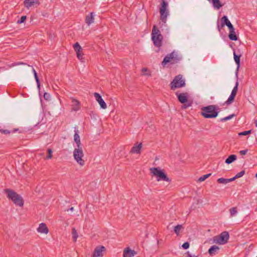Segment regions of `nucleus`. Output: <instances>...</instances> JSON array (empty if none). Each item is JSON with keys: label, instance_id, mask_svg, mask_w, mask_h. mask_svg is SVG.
<instances>
[{"label": "nucleus", "instance_id": "obj_1", "mask_svg": "<svg viewBox=\"0 0 257 257\" xmlns=\"http://www.w3.org/2000/svg\"><path fill=\"white\" fill-rule=\"evenodd\" d=\"M17 65H19V66L15 69V70L16 72H17L18 73L23 74L29 70H31L33 71L34 75L35 80H36L37 84V87H38V88H39L40 86L39 79L38 77L36 71L34 69V68L29 65H27L25 63H19V64H16V63L12 64L11 65H10L9 67L10 68H11L12 67H14V66H16Z\"/></svg>", "mask_w": 257, "mask_h": 257}, {"label": "nucleus", "instance_id": "obj_2", "mask_svg": "<svg viewBox=\"0 0 257 257\" xmlns=\"http://www.w3.org/2000/svg\"><path fill=\"white\" fill-rule=\"evenodd\" d=\"M4 192L7 194V198L17 206L23 207L24 205V200L22 197L16 192L10 189H6Z\"/></svg>", "mask_w": 257, "mask_h": 257}, {"label": "nucleus", "instance_id": "obj_3", "mask_svg": "<svg viewBox=\"0 0 257 257\" xmlns=\"http://www.w3.org/2000/svg\"><path fill=\"white\" fill-rule=\"evenodd\" d=\"M151 172L156 177L158 181L171 182V179L168 177L164 170H161L159 168L154 167L150 169Z\"/></svg>", "mask_w": 257, "mask_h": 257}, {"label": "nucleus", "instance_id": "obj_4", "mask_svg": "<svg viewBox=\"0 0 257 257\" xmlns=\"http://www.w3.org/2000/svg\"><path fill=\"white\" fill-rule=\"evenodd\" d=\"M73 156L74 160L76 162L81 166L85 164V161L82 159L84 157V153L82 147H77L74 149L73 151Z\"/></svg>", "mask_w": 257, "mask_h": 257}, {"label": "nucleus", "instance_id": "obj_5", "mask_svg": "<svg viewBox=\"0 0 257 257\" xmlns=\"http://www.w3.org/2000/svg\"><path fill=\"white\" fill-rule=\"evenodd\" d=\"M229 233L227 231H223L219 235L213 237V241L214 243L219 244H224L227 242L229 239Z\"/></svg>", "mask_w": 257, "mask_h": 257}, {"label": "nucleus", "instance_id": "obj_6", "mask_svg": "<svg viewBox=\"0 0 257 257\" xmlns=\"http://www.w3.org/2000/svg\"><path fill=\"white\" fill-rule=\"evenodd\" d=\"M152 39L155 46L159 47L161 45L162 36L161 35L159 30L156 28L155 26H154L152 30Z\"/></svg>", "mask_w": 257, "mask_h": 257}, {"label": "nucleus", "instance_id": "obj_7", "mask_svg": "<svg viewBox=\"0 0 257 257\" xmlns=\"http://www.w3.org/2000/svg\"><path fill=\"white\" fill-rule=\"evenodd\" d=\"M185 80L180 75L177 76L171 83V87L172 89L180 88L185 86Z\"/></svg>", "mask_w": 257, "mask_h": 257}, {"label": "nucleus", "instance_id": "obj_8", "mask_svg": "<svg viewBox=\"0 0 257 257\" xmlns=\"http://www.w3.org/2000/svg\"><path fill=\"white\" fill-rule=\"evenodd\" d=\"M179 60L177 53L173 52L171 54L167 55L162 62L163 64H166L167 63L171 62L172 61H176Z\"/></svg>", "mask_w": 257, "mask_h": 257}, {"label": "nucleus", "instance_id": "obj_9", "mask_svg": "<svg viewBox=\"0 0 257 257\" xmlns=\"http://www.w3.org/2000/svg\"><path fill=\"white\" fill-rule=\"evenodd\" d=\"M238 81H236L235 83V85L234 87L233 90H232L231 93L229 97H228V99L226 100L225 103L227 104H231L233 102L235 96L236 94V92L238 89Z\"/></svg>", "mask_w": 257, "mask_h": 257}, {"label": "nucleus", "instance_id": "obj_10", "mask_svg": "<svg viewBox=\"0 0 257 257\" xmlns=\"http://www.w3.org/2000/svg\"><path fill=\"white\" fill-rule=\"evenodd\" d=\"M105 247L102 245L96 246L94 250L92 257H102V252L105 251Z\"/></svg>", "mask_w": 257, "mask_h": 257}, {"label": "nucleus", "instance_id": "obj_11", "mask_svg": "<svg viewBox=\"0 0 257 257\" xmlns=\"http://www.w3.org/2000/svg\"><path fill=\"white\" fill-rule=\"evenodd\" d=\"M93 95L95 100L98 102L100 107L102 109H106L107 107V105L104 102V100L102 99V96L97 92H95Z\"/></svg>", "mask_w": 257, "mask_h": 257}, {"label": "nucleus", "instance_id": "obj_12", "mask_svg": "<svg viewBox=\"0 0 257 257\" xmlns=\"http://www.w3.org/2000/svg\"><path fill=\"white\" fill-rule=\"evenodd\" d=\"M25 6L28 9L36 7L39 5L38 0H25L24 1Z\"/></svg>", "mask_w": 257, "mask_h": 257}, {"label": "nucleus", "instance_id": "obj_13", "mask_svg": "<svg viewBox=\"0 0 257 257\" xmlns=\"http://www.w3.org/2000/svg\"><path fill=\"white\" fill-rule=\"evenodd\" d=\"M137 254L135 250H132L129 247L124 248L123 252V257H134Z\"/></svg>", "mask_w": 257, "mask_h": 257}, {"label": "nucleus", "instance_id": "obj_14", "mask_svg": "<svg viewBox=\"0 0 257 257\" xmlns=\"http://www.w3.org/2000/svg\"><path fill=\"white\" fill-rule=\"evenodd\" d=\"M203 112H217L218 107L216 105H210L202 108Z\"/></svg>", "mask_w": 257, "mask_h": 257}, {"label": "nucleus", "instance_id": "obj_15", "mask_svg": "<svg viewBox=\"0 0 257 257\" xmlns=\"http://www.w3.org/2000/svg\"><path fill=\"white\" fill-rule=\"evenodd\" d=\"M142 148V143L138 144L136 143L134 144L131 150V153L136 154H140Z\"/></svg>", "mask_w": 257, "mask_h": 257}, {"label": "nucleus", "instance_id": "obj_16", "mask_svg": "<svg viewBox=\"0 0 257 257\" xmlns=\"http://www.w3.org/2000/svg\"><path fill=\"white\" fill-rule=\"evenodd\" d=\"M221 21L222 26L226 25L229 30H231L232 31L234 27L226 16H223Z\"/></svg>", "mask_w": 257, "mask_h": 257}, {"label": "nucleus", "instance_id": "obj_17", "mask_svg": "<svg viewBox=\"0 0 257 257\" xmlns=\"http://www.w3.org/2000/svg\"><path fill=\"white\" fill-rule=\"evenodd\" d=\"M95 14L93 13H90L88 15H86L85 18V23L89 26L94 22V18Z\"/></svg>", "mask_w": 257, "mask_h": 257}, {"label": "nucleus", "instance_id": "obj_18", "mask_svg": "<svg viewBox=\"0 0 257 257\" xmlns=\"http://www.w3.org/2000/svg\"><path fill=\"white\" fill-rule=\"evenodd\" d=\"M37 231L39 233L47 234L49 232V229L45 223H41L39 224Z\"/></svg>", "mask_w": 257, "mask_h": 257}, {"label": "nucleus", "instance_id": "obj_19", "mask_svg": "<svg viewBox=\"0 0 257 257\" xmlns=\"http://www.w3.org/2000/svg\"><path fill=\"white\" fill-rule=\"evenodd\" d=\"M75 134L74 135V140L76 144L77 147H81V141L79 135V131L78 130H75Z\"/></svg>", "mask_w": 257, "mask_h": 257}, {"label": "nucleus", "instance_id": "obj_20", "mask_svg": "<svg viewBox=\"0 0 257 257\" xmlns=\"http://www.w3.org/2000/svg\"><path fill=\"white\" fill-rule=\"evenodd\" d=\"M219 247L216 245L211 246L208 249V253L210 255H214L218 253Z\"/></svg>", "mask_w": 257, "mask_h": 257}, {"label": "nucleus", "instance_id": "obj_21", "mask_svg": "<svg viewBox=\"0 0 257 257\" xmlns=\"http://www.w3.org/2000/svg\"><path fill=\"white\" fill-rule=\"evenodd\" d=\"M72 106L73 111H77L79 110L80 107L79 101L73 98Z\"/></svg>", "mask_w": 257, "mask_h": 257}, {"label": "nucleus", "instance_id": "obj_22", "mask_svg": "<svg viewBox=\"0 0 257 257\" xmlns=\"http://www.w3.org/2000/svg\"><path fill=\"white\" fill-rule=\"evenodd\" d=\"M179 100L182 103L187 101L188 96L187 93H181L178 95Z\"/></svg>", "mask_w": 257, "mask_h": 257}, {"label": "nucleus", "instance_id": "obj_23", "mask_svg": "<svg viewBox=\"0 0 257 257\" xmlns=\"http://www.w3.org/2000/svg\"><path fill=\"white\" fill-rule=\"evenodd\" d=\"M237 159L235 155H230L225 161V163L227 164H230L235 161Z\"/></svg>", "mask_w": 257, "mask_h": 257}, {"label": "nucleus", "instance_id": "obj_24", "mask_svg": "<svg viewBox=\"0 0 257 257\" xmlns=\"http://www.w3.org/2000/svg\"><path fill=\"white\" fill-rule=\"evenodd\" d=\"M232 180L231 178L229 179H226L223 178H220L217 179V182L219 183L223 184H226L230 182H232Z\"/></svg>", "mask_w": 257, "mask_h": 257}, {"label": "nucleus", "instance_id": "obj_25", "mask_svg": "<svg viewBox=\"0 0 257 257\" xmlns=\"http://www.w3.org/2000/svg\"><path fill=\"white\" fill-rule=\"evenodd\" d=\"M229 38L233 41H236L237 39V36L235 34L234 29H233L232 31L231 30H229V34L228 35Z\"/></svg>", "mask_w": 257, "mask_h": 257}, {"label": "nucleus", "instance_id": "obj_26", "mask_svg": "<svg viewBox=\"0 0 257 257\" xmlns=\"http://www.w3.org/2000/svg\"><path fill=\"white\" fill-rule=\"evenodd\" d=\"M167 11V5L166 3L163 1L162 4V6L160 9V14H162V17H164V13Z\"/></svg>", "mask_w": 257, "mask_h": 257}, {"label": "nucleus", "instance_id": "obj_27", "mask_svg": "<svg viewBox=\"0 0 257 257\" xmlns=\"http://www.w3.org/2000/svg\"><path fill=\"white\" fill-rule=\"evenodd\" d=\"M212 2L213 7L217 9H220L222 6L219 0H212Z\"/></svg>", "mask_w": 257, "mask_h": 257}, {"label": "nucleus", "instance_id": "obj_28", "mask_svg": "<svg viewBox=\"0 0 257 257\" xmlns=\"http://www.w3.org/2000/svg\"><path fill=\"white\" fill-rule=\"evenodd\" d=\"M142 75L146 76H151V71L147 68H143L142 69Z\"/></svg>", "mask_w": 257, "mask_h": 257}, {"label": "nucleus", "instance_id": "obj_29", "mask_svg": "<svg viewBox=\"0 0 257 257\" xmlns=\"http://www.w3.org/2000/svg\"><path fill=\"white\" fill-rule=\"evenodd\" d=\"M218 113H201V115L205 118H215Z\"/></svg>", "mask_w": 257, "mask_h": 257}, {"label": "nucleus", "instance_id": "obj_30", "mask_svg": "<svg viewBox=\"0 0 257 257\" xmlns=\"http://www.w3.org/2000/svg\"><path fill=\"white\" fill-rule=\"evenodd\" d=\"M182 228H183V226L182 225L180 224H178L174 227V232L177 235H178L179 234L180 230Z\"/></svg>", "mask_w": 257, "mask_h": 257}, {"label": "nucleus", "instance_id": "obj_31", "mask_svg": "<svg viewBox=\"0 0 257 257\" xmlns=\"http://www.w3.org/2000/svg\"><path fill=\"white\" fill-rule=\"evenodd\" d=\"M72 238L74 242L76 241V240L78 238V234L76 230L73 228L72 230Z\"/></svg>", "mask_w": 257, "mask_h": 257}, {"label": "nucleus", "instance_id": "obj_32", "mask_svg": "<svg viewBox=\"0 0 257 257\" xmlns=\"http://www.w3.org/2000/svg\"><path fill=\"white\" fill-rule=\"evenodd\" d=\"M244 174H245V171L244 170H242V171H240V172L238 173L235 176L231 178L232 181L235 180L237 178L241 177Z\"/></svg>", "mask_w": 257, "mask_h": 257}, {"label": "nucleus", "instance_id": "obj_33", "mask_svg": "<svg viewBox=\"0 0 257 257\" xmlns=\"http://www.w3.org/2000/svg\"><path fill=\"white\" fill-rule=\"evenodd\" d=\"M233 57L234 61L235 62L236 64L237 65V66L238 67L240 65V56L236 55L235 53L234 52Z\"/></svg>", "mask_w": 257, "mask_h": 257}, {"label": "nucleus", "instance_id": "obj_34", "mask_svg": "<svg viewBox=\"0 0 257 257\" xmlns=\"http://www.w3.org/2000/svg\"><path fill=\"white\" fill-rule=\"evenodd\" d=\"M229 211H230V216L231 217L234 216L237 214V208L236 207L231 208L229 209Z\"/></svg>", "mask_w": 257, "mask_h": 257}, {"label": "nucleus", "instance_id": "obj_35", "mask_svg": "<svg viewBox=\"0 0 257 257\" xmlns=\"http://www.w3.org/2000/svg\"><path fill=\"white\" fill-rule=\"evenodd\" d=\"M211 175V173H209V174L204 175L201 176V177H200L198 179V181L200 182H203V181H205L207 178H208Z\"/></svg>", "mask_w": 257, "mask_h": 257}, {"label": "nucleus", "instance_id": "obj_36", "mask_svg": "<svg viewBox=\"0 0 257 257\" xmlns=\"http://www.w3.org/2000/svg\"><path fill=\"white\" fill-rule=\"evenodd\" d=\"M234 115H235L234 114L232 113V114L229 115L228 116L221 118L220 121H227V120H229L231 118H232Z\"/></svg>", "mask_w": 257, "mask_h": 257}, {"label": "nucleus", "instance_id": "obj_37", "mask_svg": "<svg viewBox=\"0 0 257 257\" xmlns=\"http://www.w3.org/2000/svg\"><path fill=\"white\" fill-rule=\"evenodd\" d=\"M74 49L76 52H80L81 49V47L78 43H76L74 45Z\"/></svg>", "mask_w": 257, "mask_h": 257}, {"label": "nucleus", "instance_id": "obj_38", "mask_svg": "<svg viewBox=\"0 0 257 257\" xmlns=\"http://www.w3.org/2000/svg\"><path fill=\"white\" fill-rule=\"evenodd\" d=\"M168 12H165L164 13V17H162V14H161V20L164 22V23H166V18L167 17V16H168Z\"/></svg>", "mask_w": 257, "mask_h": 257}, {"label": "nucleus", "instance_id": "obj_39", "mask_svg": "<svg viewBox=\"0 0 257 257\" xmlns=\"http://www.w3.org/2000/svg\"><path fill=\"white\" fill-rule=\"evenodd\" d=\"M251 132V130H248L247 131H244L240 132L238 134L239 136H246L250 134Z\"/></svg>", "mask_w": 257, "mask_h": 257}, {"label": "nucleus", "instance_id": "obj_40", "mask_svg": "<svg viewBox=\"0 0 257 257\" xmlns=\"http://www.w3.org/2000/svg\"><path fill=\"white\" fill-rule=\"evenodd\" d=\"M48 155L46 157V159H50L52 158V150L51 149H49L48 150Z\"/></svg>", "mask_w": 257, "mask_h": 257}, {"label": "nucleus", "instance_id": "obj_41", "mask_svg": "<svg viewBox=\"0 0 257 257\" xmlns=\"http://www.w3.org/2000/svg\"><path fill=\"white\" fill-rule=\"evenodd\" d=\"M189 246H190V244L188 242H185L182 244V247L185 249H188L189 247Z\"/></svg>", "mask_w": 257, "mask_h": 257}, {"label": "nucleus", "instance_id": "obj_42", "mask_svg": "<svg viewBox=\"0 0 257 257\" xmlns=\"http://www.w3.org/2000/svg\"><path fill=\"white\" fill-rule=\"evenodd\" d=\"M26 16H23L21 17V19L20 20L18 21L17 23H18V24L23 23V22H24V21L26 20Z\"/></svg>", "mask_w": 257, "mask_h": 257}, {"label": "nucleus", "instance_id": "obj_43", "mask_svg": "<svg viewBox=\"0 0 257 257\" xmlns=\"http://www.w3.org/2000/svg\"><path fill=\"white\" fill-rule=\"evenodd\" d=\"M44 97L46 100H48L50 99L51 95L48 93H45L44 94Z\"/></svg>", "mask_w": 257, "mask_h": 257}, {"label": "nucleus", "instance_id": "obj_44", "mask_svg": "<svg viewBox=\"0 0 257 257\" xmlns=\"http://www.w3.org/2000/svg\"><path fill=\"white\" fill-rule=\"evenodd\" d=\"M0 132L4 134L7 135L10 133V132L7 130L0 129Z\"/></svg>", "mask_w": 257, "mask_h": 257}, {"label": "nucleus", "instance_id": "obj_45", "mask_svg": "<svg viewBox=\"0 0 257 257\" xmlns=\"http://www.w3.org/2000/svg\"><path fill=\"white\" fill-rule=\"evenodd\" d=\"M77 53V56L78 57V58L79 59V60H82L83 59V56H82V54L80 53V52H76Z\"/></svg>", "mask_w": 257, "mask_h": 257}, {"label": "nucleus", "instance_id": "obj_46", "mask_svg": "<svg viewBox=\"0 0 257 257\" xmlns=\"http://www.w3.org/2000/svg\"><path fill=\"white\" fill-rule=\"evenodd\" d=\"M185 254H186L187 257H197L195 255H192L189 251H187Z\"/></svg>", "mask_w": 257, "mask_h": 257}, {"label": "nucleus", "instance_id": "obj_47", "mask_svg": "<svg viewBox=\"0 0 257 257\" xmlns=\"http://www.w3.org/2000/svg\"><path fill=\"white\" fill-rule=\"evenodd\" d=\"M247 151H248V150L247 149L244 150H241V151H239V154L241 155H245L247 153Z\"/></svg>", "mask_w": 257, "mask_h": 257}, {"label": "nucleus", "instance_id": "obj_48", "mask_svg": "<svg viewBox=\"0 0 257 257\" xmlns=\"http://www.w3.org/2000/svg\"><path fill=\"white\" fill-rule=\"evenodd\" d=\"M254 124L256 127H257V119L254 120Z\"/></svg>", "mask_w": 257, "mask_h": 257}, {"label": "nucleus", "instance_id": "obj_49", "mask_svg": "<svg viewBox=\"0 0 257 257\" xmlns=\"http://www.w3.org/2000/svg\"><path fill=\"white\" fill-rule=\"evenodd\" d=\"M69 210H70V211H73V210H74V207H71L69 209Z\"/></svg>", "mask_w": 257, "mask_h": 257}, {"label": "nucleus", "instance_id": "obj_50", "mask_svg": "<svg viewBox=\"0 0 257 257\" xmlns=\"http://www.w3.org/2000/svg\"><path fill=\"white\" fill-rule=\"evenodd\" d=\"M94 115H96V113H93V117H94Z\"/></svg>", "mask_w": 257, "mask_h": 257}, {"label": "nucleus", "instance_id": "obj_51", "mask_svg": "<svg viewBox=\"0 0 257 257\" xmlns=\"http://www.w3.org/2000/svg\"><path fill=\"white\" fill-rule=\"evenodd\" d=\"M255 177L257 178V173L255 174Z\"/></svg>", "mask_w": 257, "mask_h": 257}]
</instances>
